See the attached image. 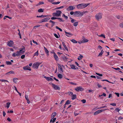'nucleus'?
Masks as SVG:
<instances>
[{
  "instance_id": "obj_33",
  "label": "nucleus",
  "mask_w": 123,
  "mask_h": 123,
  "mask_svg": "<svg viewBox=\"0 0 123 123\" xmlns=\"http://www.w3.org/2000/svg\"><path fill=\"white\" fill-rule=\"evenodd\" d=\"M6 63L8 65H11L12 64L11 62L10 61H6Z\"/></svg>"
},
{
  "instance_id": "obj_41",
  "label": "nucleus",
  "mask_w": 123,
  "mask_h": 123,
  "mask_svg": "<svg viewBox=\"0 0 123 123\" xmlns=\"http://www.w3.org/2000/svg\"><path fill=\"white\" fill-rule=\"evenodd\" d=\"M60 2H54L53 3H52L54 4H59Z\"/></svg>"
},
{
  "instance_id": "obj_13",
  "label": "nucleus",
  "mask_w": 123,
  "mask_h": 123,
  "mask_svg": "<svg viewBox=\"0 0 123 123\" xmlns=\"http://www.w3.org/2000/svg\"><path fill=\"white\" fill-rule=\"evenodd\" d=\"M52 87L55 90H59L60 89V87L59 86H58L57 85L54 84Z\"/></svg>"
},
{
  "instance_id": "obj_42",
  "label": "nucleus",
  "mask_w": 123,
  "mask_h": 123,
  "mask_svg": "<svg viewBox=\"0 0 123 123\" xmlns=\"http://www.w3.org/2000/svg\"><path fill=\"white\" fill-rule=\"evenodd\" d=\"M115 110L117 112H119V111L120 110V109L118 108H117L115 109Z\"/></svg>"
},
{
  "instance_id": "obj_36",
  "label": "nucleus",
  "mask_w": 123,
  "mask_h": 123,
  "mask_svg": "<svg viewBox=\"0 0 123 123\" xmlns=\"http://www.w3.org/2000/svg\"><path fill=\"white\" fill-rule=\"evenodd\" d=\"M55 28L56 29L59 30L60 31H62V29H61L59 28V27H58V26H56L55 27Z\"/></svg>"
},
{
  "instance_id": "obj_55",
  "label": "nucleus",
  "mask_w": 123,
  "mask_h": 123,
  "mask_svg": "<svg viewBox=\"0 0 123 123\" xmlns=\"http://www.w3.org/2000/svg\"><path fill=\"white\" fill-rule=\"evenodd\" d=\"M68 94L69 95H73V93L72 92H68Z\"/></svg>"
},
{
  "instance_id": "obj_47",
  "label": "nucleus",
  "mask_w": 123,
  "mask_h": 123,
  "mask_svg": "<svg viewBox=\"0 0 123 123\" xmlns=\"http://www.w3.org/2000/svg\"><path fill=\"white\" fill-rule=\"evenodd\" d=\"M62 17H64L66 19H68V17L66 16L64 14H63L62 15Z\"/></svg>"
},
{
  "instance_id": "obj_29",
  "label": "nucleus",
  "mask_w": 123,
  "mask_h": 123,
  "mask_svg": "<svg viewBox=\"0 0 123 123\" xmlns=\"http://www.w3.org/2000/svg\"><path fill=\"white\" fill-rule=\"evenodd\" d=\"M58 77L59 78L61 79L62 78L63 75L60 74H59L58 75Z\"/></svg>"
},
{
  "instance_id": "obj_15",
  "label": "nucleus",
  "mask_w": 123,
  "mask_h": 123,
  "mask_svg": "<svg viewBox=\"0 0 123 123\" xmlns=\"http://www.w3.org/2000/svg\"><path fill=\"white\" fill-rule=\"evenodd\" d=\"M53 54L54 55V57L55 60L57 61H58L59 60V58L57 55L54 51L53 52Z\"/></svg>"
},
{
  "instance_id": "obj_25",
  "label": "nucleus",
  "mask_w": 123,
  "mask_h": 123,
  "mask_svg": "<svg viewBox=\"0 0 123 123\" xmlns=\"http://www.w3.org/2000/svg\"><path fill=\"white\" fill-rule=\"evenodd\" d=\"M70 65L71 68L73 69H76V68H75V66L74 65Z\"/></svg>"
},
{
  "instance_id": "obj_52",
  "label": "nucleus",
  "mask_w": 123,
  "mask_h": 123,
  "mask_svg": "<svg viewBox=\"0 0 123 123\" xmlns=\"http://www.w3.org/2000/svg\"><path fill=\"white\" fill-rule=\"evenodd\" d=\"M25 55H21V58L22 59H23L25 57Z\"/></svg>"
},
{
  "instance_id": "obj_53",
  "label": "nucleus",
  "mask_w": 123,
  "mask_h": 123,
  "mask_svg": "<svg viewBox=\"0 0 123 123\" xmlns=\"http://www.w3.org/2000/svg\"><path fill=\"white\" fill-rule=\"evenodd\" d=\"M54 36L57 38H59V37L55 33L54 34Z\"/></svg>"
},
{
  "instance_id": "obj_64",
  "label": "nucleus",
  "mask_w": 123,
  "mask_h": 123,
  "mask_svg": "<svg viewBox=\"0 0 123 123\" xmlns=\"http://www.w3.org/2000/svg\"><path fill=\"white\" fill-rule=\"evenodd\" d=\"M98 48H99L100 49H101L102 48V47L100 46L99 45L98 46Z\"/></svg>"
},
{
  "instance_id": "obj_63",
  "label": "nucleus",
  "mask_w": 123,
  "mask_h": 123,
  "mask_svg": "<svg viewBox=\"0 0 123 123\" xmlns=\"http://www.w3.org/2000/svg\"><path fill=\"white\" fill-rule=\"evenodd\" d=\"M56 118H54L53 119V120H52V122L53 123L54 122H55V120H56Z\"/></svg>"
},
{
  "instance_id": "obj_19",
  "label": "nucleus",
  "mask_w": 123,
  "mask_h": 123,
  "mask_svg": "<svg viewBox=\"0 0 123 123\" xmlns=\"http://www.w3.org/2000/svg\"><path fill=\"white\" fill-rule=\"evenodd\" d=\"M57 115L56 113V112H54L51 115V118L52 119H53L54 117Z\"/></svg>"
},
{
  "instance_id": "obj_10",
  "label": "nucleus",
  "mask_w": 123,
  "mask_h": 123,
  "mask_svg": "<svg viewBox=\"0 0 123 123\" xmlns=\"http://www.w3.org/2000/svg\"><path fill=\"white\" fill-rule=\"evenodd\" d=\"M104 111V110L103 109H102L101 110H98L96 111H95L94 113L93 114L94 115H96L98 114L99 113H100Z\"/></svg>"
},
{
  "instance_id": "obj_31",
  "label": "nucleus",
  "mask_w": 123,
  "mask_h": 123,
  "mask_svg": "<svg viewBox=\"0 0 123 123\" xmlns=\"http://www.w3.org/2000/svg\"><path fill=\"white\" fill-rule=\"evenodd\" d=\"M78 22H75L73 24V25L74 26H76L78 25Z\"/></svg>"
},
{
  "instance_id": "obj_35",
  "label": "nucleus",
  "mask_w": 123,
  "mask_h": 123,
  "mask_svg": "<svg viewBox=\"0 0 123 123\" xmlns=\"http://www.w3.org/2000/svg\"><path fill=\"white\" fill-rule=\"evenodd\" d=\"M45 21V22H47L48 20H49L50 18L49 17H47L44 18Z\"/></svg>"
},
{
  "instance_id": "obj_59",
  "label": "nucleus",
  "mask_w": 123,
  "mask_h": 123,
  "mask_svg": "<svg viewBox=\"0 0 123 123\" xmlns=\"http://www.w3.org/2000/svg\"><path fill=\"white\" fill-rule=\"evenodd\" d=\"M5 17L6 18H8L9 19H11L12 18L11 17H9V16H5Z\"/></svg>"
},
{
  "instance_id": "obj_14",
  "label": "nucleus",
  "mask_w": 123,
  "mask_h": 123,
  "mask_svg": "<svg viewBox=\"0 0 123 123\" xmlns=\"http://www.w3.org/2000/svg\"><path fill=\"white\" fill-rule=\"evenodd\" d=\"M44 78H45L48 81H52L54 80L52 78L50 77H47L45 76L44 77Z\"/></svg>"
},
{
  "instance_id": "obj_9",
  "label": "nucleus",
  "mask_w": 123,
  "mask_h": 123,
  "mask_svg": "<svg viewBox=\"0 0 123 123\" xmlns=\"http://www.w3.org/2000/svg\"><path fill=\"white\" fill-rule=\"evenodd\" d=\"M39 65L40 64L38 62L35 63L33 64L32 67L35 68L37 69Z\"/></svg>"
},
{
  "instance_id": "obj_50",
  "label": "nucleus",
  "mask_w": 123,
  "mask_h": 123,
  "mask_svg": "<svg viewBox=\"0 0 123 123\" xmlns=\"http://www.w3.org/2000/svg\"><path fill=\"white\" fill-rule=\"evenodd\" d=\"M49 16L48 15H42V18H44L45 17H46Z\"/></svg>"
},
{
  "instance_id": "obj_2",
  "label": "nucleus",
  "mask_w": 123,
  "mask_h": 123,
  "mask_svg": "<svg viewBox=\"0 0 123 123\" xmlns=\"http://www.w3.org/2000/svg\"><path fill=\"white\" fill-rule=\"evenodd\" d=\"M56 12H54L52 13V15L54 17L60 16L62 13V12L60 10H57L56 11Z\"/></svg>"
},
{
  "instance_id": "obj_60",
  "label": "nucleus",
  "mask_w": 123,
  "mask_h": 123,
  "mask_svg": "<svg viewBox=\"0 0 123 123\" xmlns=\"http://www.w3.org/2000/svg\"><path fill=\"white\" fill-rule=\"evenodd\" d=\"M33 42L35 44H36L37 45H38V44L37 43L36 41H35L34 40H32Z\"/></svg>"
},
{
  "instance_id": "obj_24",
  "label": "nucleus",
  "mask_w": 123,
  "mask_h": 123,
  "mask_svg": "<svg viewBox=\"0 0 123 123\" xmlns=\"http://www.w3.org/2000/svg\"><path fill=\"white\" fill-rule=\"evenodd\" d=\"M76 98V94H74L72 96L71 99L72 100H74Z\"/></svg>"
},
{
  "instance_id": "obj_49",
  "label": "nucleus",
  "mask_w": 123,
  "mask_h": 123,
  "mask_svg": "<svg viewBox=\"0 0 123 123\" xmlns=\"http://www.w3.org/2000/svg\"><path fill=\"white\" fill-rule=\"evenodd\" d=\"M81 101L83 103H85L86 102V100L85 99H83L81 100Z\"/></svg>"
},
{
  "instance_id": "obj_17",
  "label": "nucleus",
  "mask_w": 123,
  "mask_h": 123,
  "mask_svg": "<svg viewBox=\"0 0 123 123\" xmlns=\"http://www.w3.org/2000/svg\"><path fill=\"white\" fill-rule=\"evenodd\" d=\"M62 44L63 45V47L65 48V49L68 51V49L67 47L65 45V43L64 42H62Z\"/></svg>"
},
{
  "instance_id": "obj_26",
  "label": "nucleus",
  "mask_w": 123,
  "mask_h": 123,
  "mask_svg": "<svg viewBox=\"0 0 123 123\" xmlns=\"http://www.w3.org/2000/svg\"><path fill=\"white\" fill-rule=\"evenodd\" d=\"M44 9H43L42 8L39 9L38 11L39 12H43Z\"/></svg>"
},
{
  "instance_id": "obj_58",
  "label": "nucleus",
  "mask_w": 123,
  "mask_h": 123,
  "mask_svg": "<svg viewBox=\"0 0 123 123\" xmlns=\"http://www.w3.org/2000/svg\"><path fill=\"white\" fill-rule=\"evenodd\" d=\"M115 94L117 95V96L118 97L119 96V93L115 92Z\"/></svg>"
},
{
  "instance_id": "obj_20",
  "label": "nucleus",
  "mask_w": 123,
  "mask_h": 123,
  "mask_svg": "<svg viewBox=\"0 0 123 123\" xmlns=\"http://www.w3.org/2000/svg\"><path fill=\"white\" fill-rule=\"evenodd\" d=\"M44 50H45V52L47 54L48 56L49 55V51L47 49V48L45 47L44 46Z\"/></svg>"
},
{
  "instance_id": "obj_44",
  "label": "nucleus",
  "mask_w": 123,
  "mask_h": 123,
  "mask_svg": "<svg viewBox=\"0 0 123 123\" xmlns=\"http://www.w3.org/2000/svg\"><path fill=\"white\" fill-rule=\"evenodd\" d=\"M58 18L55 17H53L51 18V19L52 20H54L55 19H57Z\"/></svg>"
},
{
  "instance_id": "obj_56",
  "label": "nucleus",
  "mask_w": 123,
  "mask_h": 123,
  "mask_svg": "<svg viewBox=\"0 0 123 123\" xmlns=\"http://www.w3.org/2000/svg\"><path fill=\"white\" fill-rule=\"evenodd\" d=\"M55 22H53V23H52V24H51V27H52L54 25H55Z\"/></svg>"
},
{
  "instance_id": "obj_12",
  "label": "nucleus",
  "mask_w": 123,
  "mask_h": 123,
  "mask_svg": "<svg viewBox=\"0 0 123 123\" xmlns=\"http://www.w3.org/2000/svg\"><path fill=\"white\" fill-rule=\"evenodd\" d=\"M23 69L25 70H29L31 71V68L28 66H27L24 67H23Z\"/></svg>"
},
{
  "instance_id": "obj_57",
  "label": "nucleus",
  "mask_w": 123,
  "mask_h": 123,
  "mask_svg": "<svg viewBox=\"0 0 123 123\" xmlns=\"http://www.w3.org/2000/svg\"><path fill=\"white\" fill-rule=\"evenodd\" d=\"M120 26L121 28H123V23L120 24Z\"/></svg>"
},
{
  "instance_id": "obj_18",
  "label": "nucleus",
  "mask_w": 123,
  "mask_h": 123,
  "mask_svg": "<svg viewBox=\"0 0 123 123\" xmlns=\"http://www.w3.org/2000/svg\"><path fill=\"white\" fill-rule=\"evenodd\" d=\"M65 33H66V35L68 37H70V36H72V34H71L69 32H68L66 31H65Z\"/></svg>"
},
{
  "instance_id": "obj_1",
  "label": "nucleus",
  "mask_w": 123,
  "mask_h": 123,
  "mask_svg": "<svg viewBox=\"0 0 123 123\" xmlns=\"http://www.w3.org/2000/svg\"><path fill=\"white\" fill-rule=\"evenodd\" d=\"M89 4L90 3H81L80 4L77 6V7L78 9L84 8L88 6Z\"/></svg>"
},
{
  "instance_id": "obj_30",
  "label": "nucleus",
  "mask_w": 123,
  "mask_h": 123,
  "mask_svg": "<svg viewBox=\"0 0 123 123\" xmlns=\"http://www.w3.org/2000/svg\"><path fill=\"white\" fill-rule=\"evenodd\" d=\"M44 4V2H42V1H40L39 2V3L38 4H37L36 5V6H39L40 5L43 4Z\"/></svg>"
},
{
  "instance_id": "obj_39",
  "label": "nucleus",
  "mask_w": 123,
  "mask_h": 123,
  "mask_svg": "<svg viewBox=\"0 0 123 123\" xmlns=\"http://www.w3.org/2000/svg\"><path fill=\"white\" fill-rule=\"evenodd\" d=\"M98 36L103 37L104 38H105V35H103V34H102L100 35H98Z\"/></svg>"
},
{
  "instance_id": "obj_37",
  "label": "nucleus",
  "mask_w": 123,
  "mask_h": 123,
  "mask_svg": "<svg viewBox=\"0 0 123 123\" xmlns=\"http://www.w3.org/2000/svg\"><path fill=\"white\" fill-rule=\"evenodd\" d=\"M57 19H59V20L60 22H64V20L62 19V18H58Z\"/></svg>"
},
{
  "instance_id": "obj_62",
  "label": "nucleus",
  "mask_w": 123,
  "mask_h": 123,
  "mask_svg": "<svg viewBox=\"0 0 123 123\" xmlns=\"http://www.w3.org/2000/svg\"><path fill=\"white\" fill-rule=\"evenodd\" d=\"M96 77L98 79H102L101 77L98 76H96Z\"/></svg>"
},
{
  "instance_id": "obj_4",
  "label": "nucleus",
  "mask_w": 123,
  "mask_h": 123,
  "mask_svg": "<svg viewBox=\"0 0 123 123\" xmlns=\"http://www.w3.org/2000/svg\"><path fill=\"white\" fill-rule=\"evenodd\" d=\"M20 50L18 52L21 55L23 54L25 52V47L22 46H21V47L19 49Z\"/></svg>"
},
{
  "instance_id": "obj_6",
  "label": "nucleus",
  "mask_w": 123,
  "mask_h": 123,
  "mask_svg": "<svg viewBox=\"0 0 123 123\" xmlns=\"http://www.w3.org/2000/svg\"><path fill=\"white\" fill-rule=\"evenodd\" d=\"M84 89L81 86H78L75 89V90L77 92L82 91L84 90Z\"/></svg>"
},
{
  "instance_id": "obj_28",
  "label": "nucleus",
  "mask_w": 123,
  "mask_h": 123,
  "mask_svg": "<svg viewBox=\"0 0 123 123\" xmlns=\"http://www.w3.org/2000/svg\"><path fill=\"white\" fill-rule=\"evenodd\" d=\"M11 104V103L10 102H8L6 103V107L7 108H8L9 107V105Z\"/></svg>"
},
{
  "instance_id": "obj_38",
  "label": "nucleus",
  "mask_w": 123,
  "mask_h": 123,
  "mask_svg": "<svg viewBox=\"0 0 123 123\" xmlns=\"http://www.w3.org/2000/svg\"><path fill=\"white\" fill-rule=\"evenodd\" d=\"M62 58H63V59L65 61H67V59H68V58L66 57V56H62Z\"/></svg>"
},
{
  "instance_id": "obj_23",
  "label": "nucleus",
  "mask_w": 123,
  "mask_h": 123,
  "mask_svg": "<svg viewBox=\"0 0 123 123\" xmlns=\"http://www.w3.org/2000/svg\"><path fill=\"white\" fill-rule=\"evenodd\" d=\"M104 52V51L103 50H102L99 53L98 56L101 57L102 55L103 54Z\"/></svg>"
},
{
  "instance_id": "obj_51",
  "label": "nucleus",
  "mask_w": 123,
  "mask_h": 123,
  "mask_svg": "<svg viewBox=\"0 0 123 123\" xmlns=\"http://www.w3.org/2000/svg\"><path fill=\"white\" fill-rule=\"evenodd\" d=\"M106 107H107V106H104L100 107H98L97 109H101L102 108H104Z\"/></svg>"
},
{
  "instance_id": "obj_43",
  "label": "nucleus",
  "mask_w": 123,
  "mask_h": 123,
  "mask_svg": "<svg viewBox=\"0 0 123 123\" xmlns=\"http://www.w3.org/2000/svg\"><path fill=\"white\" fill-rule=\"evenodd\" d=\"M0 80L2 82H8V81L6 80H3V79H1Z\"/></svg>"
},
{
  "instance_id": "obj_5",
  "label": "nucleus",
  "mask_w": 123,
  "mask_h": 123,
  "mask_svg": "<svg viewBox=\"0 0 123 123\" xmlns=\"http://www.w3.org/2000/svg\"><path fill=\"white\" fill-rule=\"evenodd\" d=\"M95 18L97 20H99L102 17V15L101 13H99L96 14L95 16Z\"/></svg>"
},
{
  "instance_id": "obj_34",
  "label": "nucleus",
  "mask_w": 123,
  "mask_h": 123,
  "mask_svg": "<svg viewBox=\"0 0 123 123\" xmlns=\"http://www.w3.org/2000/svg\"><path fill=\"white\" fill-rule=\"evenodd\" d=\"M70 103V102L69 100H67L65 103V105H68Z\"/></svg>"
},
{
  "instance_id": "obj_22",
  "label": "nucleus",
  "mask_w": 123,
  "mask_h": 123,
  "mask_svg": "<svg viewBox=\"0 0 123 123\" xmlns=\"http://www.w3.org/2000/svg\"><path fill=\"white\" fill-rule=\"evenodd\" d=\"M83 40H82L83 41V43H86L88 41V39H86L84 37H83Z\"/></svg>"
},
{
  "instance_id": "obj_40",
  "label": "nucleus",
  "mask_w": 123,
  "mask_h": 123,
  "mask_svg": "<svg viewBox=\"0 0 123 123\" xmlns=\"http://www.w3.org/2000/svg\"><path fill=\"white\" fill-rule=\"evenodd\" d=\"M76 21V20L73 19L72 20H71V22L72 23H74Z\"/></svg>"
},
{
  "instance_id": "obj_21",
  "label": "nucleus",
  "mask_w": 123,
  "mask_h": 123,
  "mask_svg": "<svg viewBox=\"0 0 123 123\" xmlns=\"http://www.w3.org/2000/svg\"><path fill=\"white\" fill-rule=\"evenodd\" d=\"M14 88V89L16 90V91L18 93L19 95L21 96V93H20L18 91V90H17V88L15 86H13Z\"/></svg>"
},
{
  "instance_id": "obj_45",
  "label": "nucleus",
  "mask_w": 123,
  "mask_h": 123,
  "mask_svg": "<svg viewBox=\"0 0 123 123\" xmlns=\"http://www.w3.org/2000/svg\"><path fill=\"white\" fill-rule=\"evenodd\" d=\"M9 74H14V72L13 71H11L9 72Z\"/></svg>"
},
{
  "instance_id": "obj_32",
  "label": "nucleus",
  "mask_w": 123,
  "mask_h": 123,
  "mask_svg": "<svg viewBox=\"0 0 123 123\" xmlns=\"http://www.w3.org/2000/svg\"><path fill=\"white\" fill-rule=\"evenodd\" d=\"M64 6H61L60 7H57L56 8H55L54 9L55 10H56L57 9H60L62 8H64Z\"/></svg>"
},
{
  "instance_id": "obj_48",
  "label": "nucleus",
  "mask_w": 123,
  "mask_h": 123,
  "mask_svg": "<svg viewBox=\"0 0 123 123\" xmlns=\"http://www.w3.org/2000/svg\"><path fill=\"white\" fill-rule=\"evenodd\" d=\"M110 105H111L114 106H115L116 105V104L115 103H111L110 104Z\"/></svg>"
},
{
  "instance_id": "obj_46",
  "label": "nucleus",
  "mask_w": 123,
  "mask_h": 123,
  "mask_svg": "<svg viewBox=\"0 0 123 123\" xmlns=\"http://www.w3.org/2000/svg\"><path fill=\"white\" fill-rule=\"evenodd\" d=\"M38 51H37V52H35L34 54V56L36 55L37 56L38 55Z\"/></svg>"
},
{
  "instance_id": "obj_61",
  "label": "nucleus",
  "mask_w": 123,
  "mask_h": 123,
  "mask_svg": "<svg viewBox=\"0 0 123 123\" xmlns=\"http://www.w3.org/2000/svg\"><path fill=\"white\" fill-rule=\"evenodd\" d=\"M70 83L71 85H77L76 83H73V82H70Z\"/></svg>"
},
{
  "instance_id": "obj_3",
  "label": "nucleus",
  "mask_w": 123,
  "mask_h": 123,
  "mask_svg": "<svg viewBox=\"0 0 123 123\" xmlns=\"http://www.w3.org/2000/svg\"><path fill=\"white\" fill-rule=\"evenodd\" d=\"M74 15L76 16L79 17L83 16L82 12L77 11L74 12Z\"/></svg>"
},
{
  "instance_id": "obj_27",
  "label": "nucleus",
  "mask_w": 123,
  "mask_h": 123,
  "mask_svg": "<svg viewBox=\"0 0 123 123\" xmlns=\"http://www.w3.org/2000/svg\"><path fill=\"white\" fill-rule=\"evenodd\" d=\"M70 41L74 43H77V42L74 39L71 40Z\"/></svg>"
},
{
  "instance_id": "obj_54",
  "label": "nucleus",
  "mask_w": 123,
  "mask_h": 123,
  "mask_svg": "<svg viewBox=\"0 0 123 123\" xmlns=\"http://www.w3.org/2000/svg\"><path fill=\"white\" fill-rule=\"evenodd\" d=\"M116 17L118 19H120L121 18V17L119 15L118 16H116Z\"/></svg>"
},
{
  "instance_id": "obj_11",
  "label": "nucleus",
  "mask_w": 123,
  "mask_h": 123,
  "mask_svg": "<svg viewBox=\"0 0 123 123\" xmlns=\"http://www.w3.org/2000/svg\"><path fill=\"white\" fill-rule=\"evenodd\" d=\"M16 53H17V54H16V53H13L12 56L13 57H15L16 56H19L21 55L18 52V51L16 52Z\"/></svg>"
},
{
  "instance_id": "obj_16",
  "label": "nucleus",
  "mask_w": 123,
  "mask_h": 123,
  "mask_svg": "<svg viewBox=\"0 0 123 123\" xmlns=\"http://www.w3.org/2000/svg\"><path fill=\"white\" fill-rule=\"evenodd\" d=\"M75 9V7L74 6H69L67 9L69 10H72Z\"/></svg>"
},
{
  "instance_id": "obj_8",
  "label": "nucleus",
  "mask_w": 123,
  "mask_h": 123,
  "mask_svg": "<svg viewBox=\"0 0 123 123\" xmlns=\"http://www.w3.org/2000/svg\"><path fill=\"white\" fill-rule=\"evenodd\" d=\"M13 44V42L12 40L8 41L7 42V45L9 47H12Z\"/></svg>"
},
{
  "instance_id": "obj_7",
  "label": "nucleus",
  "mask_w": 123,
  "mask_h": 123,
  "mask_svg": "<svg viewBox=\"0 0 123 123\" xmlns=\"http://www.w3.org/2000/svg\"><path fill=\"white\" fill-rule=\"evenodd\" d=\"M57 65L58 66V69H60V73H62L63 72V70L62 69V68L61 67V66L62 67H63V65H62L61 66L60 64L59 63L57 64Z\"/></svg>"
}]
</instances>
